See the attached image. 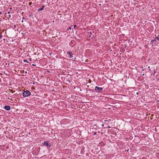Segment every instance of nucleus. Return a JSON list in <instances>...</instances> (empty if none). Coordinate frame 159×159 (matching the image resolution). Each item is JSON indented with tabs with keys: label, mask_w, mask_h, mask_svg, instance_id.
I'll list each match as a JSON object with an SVG mask.
<instances>
[{
	"label": "nucleus",
	"mask_w": 159,
	"mask_h": 159,
	"mask_svg": "<svg viewBox=\"0 0 159 159\" xmlns=\"http://www.w3.org/2000/svg\"><path fill=\"white\" fill-rule=\"evenodd\" d=\"M30 92L28 90L24 91L22 93L23 96L24 97L29 96L30 95Z\"/></svg>",
	"instance_id": "1"
},
{
	"label": "nucleus",
	"mask_w": 159,
	"mask_h": 159,
	"mask_svg": "<svg viewBox=\"0 0 159 159\" xmlns=\"http://www.w3.org/2000/svg\"><path fill=\"white\" fill-rule=\"evenodd\" d=\"M67 54L69 55V57L70 58L73 59V54L71 52L68 51Z\"/></svg>",
	"instance_id": "2"
},
{
	"label": "nucleus",
	"mask_w": 159,
	"mask_h": 159,
	"mask_svg": "<svg viewBox=\"0 0 159 159\" xmlns=\"http://www.w3.org/2000/svg\"><path fill=\"white\" fill-rule=\"evenodd\" d=\"M102 87H99L98 86H96L95 89V90L96 91L99 92L102 89Z\"/></svg>",
	"instance_id": "3"
},
{
	"label": "nucleus",
	"mask_w": 159,
	"mask_h": 159,
	"mask_svg": "<svg viewBox=\"0 0 159 159\" xmlns=\"http://www.w3.org/2000/svg\"><path fill=\"white\" fill-rule=\"evenodd\" d=\"M43 145L48 147V148H50L51 146L50 144L48 143V142L47 141H45L43 143Z\"/></svg>",
	"instance_id": "4"
},
{
	"label": "nucleus",
	"mask_w": 159,
	"mask_h": 159,
	"mask_svg": "<svg viewBox=\"0 0 159 159\" xmlns=\"http://www.w3.org/2000/svg\"><path fill=\"white\" fill-rule=\"evenodd\" d=\"M4 108L7 111H9L11 109V107L9 106H6L4 107Z\"/></svg>",
	"instance_id": "5"
},
{
	"label": "nucleus",
	"mask_w": 159,
	"mask_h": 159,
	"mask_svg": "<svg viewBox=\"0 0 159 159\" xmlns=\"http://www.w3.org/2000/svg\"><path fill=\"white\" fill-rule=\"evenodd\" d=\"M42 10H43V8H40L38 10V11H40Z\"/></svg>",
	"instance_id": "6"
},
{
	"label": "nucleus",
	"mask_w": 159,
	"mask_h": 159,
	"mask_svg": "<svg viewBox=\"0 0 159 159\" xmlns=\"http://www.w3.org/2000/svg\"><path fill=\"white\" fill-rule=\"evenodd\" d=\"M155 41V40H153L151 41L150 42V44H153V42Z\"/></svg>",
	"instance_id": "7"
},
{
	"label": "nucleus",
	"mask_w": 159,
	"mask_h": 159,
	"mask_svg": "<svg viewBox=\"0 0 159 159\" xmlns=\"http://www.w3.org/2000/svg\"><path fill=\"white\" fill-rule=\"evenodd\" d=\"M156 38L157 39H158V40H159V35H158L157 38Z\"/></svg>",
	"instance_id": "8"
},
{
	"label": "nucleus",
	"mask_w": 159,
	"mask_h": 159,
	"mask_svg": "<svg viewBox=\"0 0 159 159\" xmlns=\"http://www.w3.org/2000/svg\"><path fill=\"white\" fill-rule=\"evenodd\" d=\"M10 92H11L12 93H14V92L12 90H11Z\"/></svg>",
	"instance_id": "9"
},
{
	"label": "nucleus",
	"mask_w": 159,
	"mask_h": 159,
	"mask_svg": "<svg viewBox=\"0 0 159 159\" xmlns=\"http://www.w3.org/2000/svg\"><path fill=\"white\" fill-rule=\"evenodd\" d=\"M96 134V132H94L93 133V134L94 135H95Z\"/></svg>",
	"instance_id": "10"
},
{
	"label": "nucleus",
	"mask_w": 159,
	"mask_h": 159,
	"mask_svg": "<svg viewBox=\"0 0 159 159\" xmlns=\"http://www.w3.org/2000/svg\"><path fill=\"white\" fill-rule=\"evenodd\" d=\"M76 25H74V28H75V27H76Z\"/></svg>",
	"instance_id": "11"
},
{
	"label": "nucleus",
	"mask_w": 159,
	"mask_h": 159,
	"mask_svg": "<svg viewBox=\"0 0 159 159\" xmlns=\"http://www.w3.org/2000/svg\"><path fill=\"white\" fill-rule=\"evenodd\" d=\"M44 7V6L43 5L42 6V8H43H43Z\"/></svg>",
	"instance_id": "12"
},
{
	"label": "nucleus",
	"mask_w": 159,
	"mask_h": 159,
	"mask_svg": "<svg viewBox=\"0 0 159 159\" xmlns=\"http://www.w3.org/2000/svg\"><path fill=\"white\" fill-rule=\"evenodd\" d=\"M24 62H27V61L26 60H24Z\"/></svg>",
	"instance_id": "13"
},
{
	"label": "nucleus",
	"mask_w": 159,
	"mask_h": 159,
	"mask_svg": "<svg viewBox=\"0 0 159 159\" xmlns=\"http://www.w3.org/2000/svg\"><path fill=\"white\" fill-rule=\"evenodd\" d=\"M2 36L0 34V38H2Z\"/></svg>",
	"instance_id": "14"
},
{
	"label": "nucleus",
	"mask_w": 159,
	"mask_h": 159,
	"mask_svg": "<svg viewBox=\"0 0 159 159\" xmlns=\"http://www.w3.org/2000/svg\"><path fill=\"white\" fill-rule=\"evenodd\" d=\"M8 16L9 17H10L11 16L10 15H9Z\"/></svg>",
	"instance_id": "15"
},
{
	"label": "nucleus",
	"mask_w": 159,
	"mask_h": 159,
	"mask_svg": "<svg viewBox=\"0 0 159 159\" xmlns=\"http://www.w3.org/2000/svg\"><path fill=\"white\" fill-rule=\"evenodd\" d=\"M22 19H24V17H23Z\"/></svg>",
	"instance_id": "16"
},
{
	"label": "nucleus",
	"mask_w": 159,
	"mask_h": 159,
	"mask_svg": "<svg viewBox=\"0 0 159 159\" xmlns=\"http://www.w3.org/2000/svg\"><path fill=\"white\" fill-rule=\"evenodd\" d=\"M69 29H71V28H70V27L69 28Z\"/></svg>",
	"instance_id": "17"
},
{
	"label": "nucleus",
	"mask_w": 159,
	"mask_h": 159,
	"mask_svg": "<svg viewBox=\"0 0 159 159\" xmlns=\"http://www.w3.org/2000/svg\"><path fill=\"white\" fill-rule=\"evenodd\" d=\"M21 22H23V20H22Z\"/></svg>",
	"instance_id": "18"
},
{
	"label": "nucleus",
	"mask_w": 159,
	"mask_h": 159,
	"mask_svg": "<svg viewBox=\"0 0 159 159\" xmlns=\"http://www.w3.org/2000/svg\"><path fill=\"white\" fill-rule=\"evenodd\" d=\"M26 73H27V71H26V72H25V74H26Z\"/></svg>",
	"instance_id": "19"
},
{
	"label": "nucleus",
	"mask_w": 159,
	"mask_h": 159,
	"mask_svg": "<svg viewBox=\"0 0 159 159\" xmlns=\"http://www.w3.org/2000/svg\"><path fill=\"white\" fill-rule=\"evenodd\" d=\"M137 94H138V93H137Z\"/></svg>",
	"instance_id": "20"
},
{
	"label": "nucleus",
	"mask_w": 159,
	"mask_h": 159,
	"mask_svg": "<svg viewBox=\"0 0 159 159\" xmlns=\"http://www.w3.org/2000/svg\"><path fill=\"white\" fill-rule=\"evenodd\" d=\"M102 126H103V125H102Z\"/></svg>",
	"instance_id": "21"
}]
</instances>
